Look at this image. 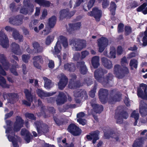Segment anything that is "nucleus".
Listing matches in <instances>:
<instances>
[{"label": "nucleus", "instance_id": "nucleus-1", "mask_svg": "<svg viewBox=\"0 0 147 147\" xmlns=\"http://www.w3.org/2000/svg\"><path fill=\"white\" fill-rule=\"evenodd\" d=\"M94 76L95 78L99 82L104 84L105 82H108V79L111 80L112 75L109 78L107 77L104 79L101 76L103 74V70L102 69H98L94 72Z\"/></svg>", "mask_w": 147, "mask_h": 147}, {"label": "nucleus", "instance_id": "nucleus-2", "mask_svg": "<svg viewBox=\"0 0 147 147\" xmlns=\"http://www.w3.org/2000/svg\"><path fill=\"white\" fill-rule=\"evenodd\" d=\"M137 95L138 97L147 100V85L142 84L140 85V88L137 91Z\"/></svg>", "mask_w": 147, "mask_h": 147}, {"label": "nucleus", "instance_id": "nucleus-3", "mask_svg": "<svg viewBox=\"0 0 147 147\" xmlns=\"http://www.w3.org/2000/svg\"><path fill=\"white\" fill-rule=\"evenodd\" d=\"M13 131L11 129L10 127L8 128L6 130V133L7 136L9 140L12 142L13 145L15 147H18V145L16 142L18 138L17 136H15L14 137L12 136L14 135V133L13 132Z\"/></svg>", "mask_w": 147, "mask_h": 147}, {"label": "nucleus", "instance_id": "nucleus-4", "mask_svg": "<svg viewBox=\"0 0 147 147\" xmlns=\"http://www.w3.org/2000/svg\"><path fill=\"white\" fill-rule=\"evenodd\" d=\"M123 69L119 65H115L114 67V74L117 77L121 78L122 76L121 75L124 74H127L128 72V70L126 67H124Z\"/></svg>", "mask_w": 147, "mask_h": 147}, {"label": "nucleus", "instance_id": "nucleus-5", "mask_svg": "<svg viewBox=\"0 0 147 147\" xmlns=\"http://www.w3.org/2000/svg\"><path fill=\"white\" fill-rule=\"evenodd\" d=\"M98 51L102 53L108 45V39L104 37H102L97 40Z\"/></svg>", "mask_w": 147, "mask_h": 147}, {"label": "nucleus", "instance_id": "nucleus-6", "mask_svg": "<svg viewBox=\"0 0 147 147\" xmlns=\"http://www.w3.org/2000/svg\"><path fill=\"white\" fill-rule=\"evenodd\" d=\"M70 45H73V49L75 50L80 51L85 47V45L77 39H73L70 41Z\"/></svg>", "mask_w": 147, "mask_h": 147}, {"label": "nucleus", "instance_id": "nucleus-7", "mask_svg": "<svg viewBox=\"0 0 147 147\" xmlns=\"http://www.w3.org/2000/svg\"><path fill=\"white\" fill-rule=\"evenodd\" d=\"M74 96L77 103L80 102L82 99H86L88 97L87 94L84 91L75 92H74Z\"/></svg>", "mask_w": 147, "mask_h": 147}, {"label": "nucleus", "instance_id": "nucleus-8", "mask_svg": "<svg viewBox=\"0 0 147 147\" xmlns=\"http://www.w3.org/2000/svg\"><path fill=\"white\" fill-rule=\"evenodd\" d=\"M68 130L71 134L74 136H78L81 133V130L74 124H71L68 127Z\"/></svg>", "mask_w": 147, "mask_h": 147}, {"label": "nucleus", "instance_id": "nucleus-9", "mask_svg": "<svg viewBox=\"0 0 147 147\" xmlns=\"http://www.w3.org/2000/svg\"><path fill=\"white\" fill-rule=\"evenodd\" d=\"M62 38V37H59L58 38V41L56 44V45L54 47V51L53 52V54L55 55H56L57 57L60 60H61V57L59 55H57L59 54L61 49V47L59 43V41H61V39Z\"/></svg>", "mask_w": 147, "mask_h": 147}, {"label": "nucleus", "instance_id": "nucleus-10", "mask_svg": "<svg viewBox=\"0 0 147 147\" xmlns=\"http://www.w3.org/2000/svg\"><path fill=\"white\" fill-rule=\"evenodd\" d=\"M88 14L90 16H93L96 21H99L101 17V12L97 8H94L92 11L88 12Z\"/></svg>", "mask_w": 147, "mask_h": 147}, {"label": "nucleus", "instance_id": "nucleus-11", "mask_svg": "<svg viewBox=\"0 0 147 147\" xmlns=\"http://www.w3.org/2000/svg\"><path fill=\"white\" fill-rule=\"evenodd\" d=\"M58 77L60 79L58 84V87L60 89L62 90L66 86L67 82V79L63 75L61 74Z\"/></svg>", "mask_w": 147, "mask_h": 147}, {"label": "nucleus", "instance_id": "nucleus-12", "mask_svg": "<svg viewBox=\"0 0 147 147\" xmlns=\"http://www.w3.org/2000/svg\"><path fill=\"white\" fill-rule=\"evenodd\" d=\"M23 121L20 117L17 116L16 117V121L14 123V132H17L20 130L21 127L23 126Z\"/></svg>", "mask_w": 147, "mask_h": 147}, {"label": "nucleus", "instance_id": "nucleus-13", "mask_svg": "<svg viewBox=\"0 0 147 147\" xmlns=\"http://www.w3.org/2000/svg\"><path fill=\"white\" fill-rule=\"evenodd\" d=\"M99 132L98 131L92 132L87 136V138L88 140H92V143L94 144L96 141L99 139Z\"/></svg>", "mask_w": 147, "mask_h": 147}, {"label": "nucleus", "instance_id": "nucleus-14", "mask_svg": "<svg viewBox=\"0 0 147 147\" xmlns=\"http://www.w3.org/2000/svg\"><path fill=\"white\" fill-rule=\"evenodd\" d=\"M8 38L4 33L0 34V44L3 47L6 48L8 45Z\"/></svg>", "mask_w": 147, "mask_h": 147}, {"label": "nucleus", "instance_id": "nucleus-15", "mask_svg": "<svg viewBox=\"0 0 147 147\" xmlns=\"http://www.w3.org/2000/svg\"><path fill=\"white\" fill-rule=\"evenodd\" d=\"M24 93L25 94L26 97L29 102L27 101L24 100L22 101L24 104L26 105L27 106H30V102L32 101V97L31 94L30 92H29L27 89L24 90Z\"/></svg>", "mask_w": 147, "mask_h": 147}, {"label": "nucleus", "instance_id": "nucleus-16", "mask_svg": "<svg viewBox=\"0 0 147 147\" xmlns=\"http://www.w3.org/2000/svg\"><path fill=\"white\" fill-rule=\"evenodd\" d=\"M5 99H8V102L11 103H13L14 101L18 97L17 95L16 94H5L3 95Z\"/></svg>", "mask_w": 147, "mask_h": 147}, {"label": "nucleus", "instance_id": "nucleus-17", "mask_svg": "<svg viewBox=\"0 0 147 147\" xmlns=\"http://www.w3.org/2000/svg\"><path fill=\"white\" fill-rule=\"evenodd\" d=\"M36 92L38 96L41 98L51 96L55 93L54 92H45L42 90L40 89H37Z\"/></svg>", "mask_w": 147, "mask_h": 147}, {"label": "nucleus", "instance_id": "nucleus-18", "mask_svg": "<svg viewBox=\"0 0 147 147\" xmlns=\"http://www.w3.org/2000/svg\"><path fill=\"white\" fill-rule=\"evenodd\" d=\"M66 98V97L64 93H59L56 100L57 105H60L63 104L65 101Z\"/></svg>", "mask_w": 147, "mask_h": 147}, {"label": "nucleus", "instance_id": "nucleus-19", "mask_svg": "<svg viewBox=\"0 0 147 147\" xmlns=\"http://www.w3.org/2000/svg\"><path fill=\"white\" fill-rule=\"evenodd\" d=\"M140 112L142 116L147 115V105L142 101L140 103Z\"/></svg>", "mask_w": 147, "mask_h": 147}, {"label": "nucleus", "instance_id": "nucleus-20", "mask_svg": "<svg viewBox=\"0 0 147 147\" xmlns=\"http://www.w3.org/2000/svg\"><path fill=\"white\" fill-rule=\"evenodd\" d=\"M108 94V91L105 90L101 89L99 92V97L100 101L103 103H105V98Z\"/></svg>", "mask_w": 147, "mask_h": 147}, {"label": "nucleus", "instance_id": "nucleus-21", "mask_svg": "<svg viewBox=\"0 0 147 147\" xmlns=\"http://www.w3.org/2000/svg\"><path fill=\"white\" fill-rule=\"evenodd\" d=\"M12 52L17 55H20L22 54L19 46L15 43H13L11 45Z\"/></svg>", "mask_w": 147, "mask_h": 147}, {"label": "nucleus", "instance_id": "nucleus-22", "mask_svg": "<svg viewBox=\"0 0 147 147\" xmlns=\"http://www.w3.org/2000/svg\"><path fill=\"white\" fill-rule=\"evenodd\" d=\"M77 67L80 70L81 74H85L87 71V70L85 65H84V63L83 62H78L77 63Z\"/></svg>", "mask_w": 147, "mask_h": 147}, {"label": "nucleus", "instance_id": "nucleus-23", "mask_svg": "<svg viewBox=\"0 0 147 147\" xmlns=\"http://www.w3.org/2000/svg\"><path fill=\"white\" fill-rule=\"evenodd\" d=\"M80 26V22L74 24H70L69 25V28H67V30L69 33H71L74 30L79 29Z\"/></svg>", "mask_w": 147, "mask_h": 147}, {"label": "nucleus", "instance_id": "nucleus-24", "mask_svg": "<svg viewBox=\"0 0 147 147\" xmlns=\"http://www.w3.org/2000/svg\"><path fill=\"white\" fill-rule=\"evenodd\" d=\"M44 82V87L47 89H49L51 88L53 85V84L51 81L45 77H42Z\"/></svg>", "mask_w": 147, "mask_h": 147}, {"label": "nucleus", "instance_id": "nucleus-25", "mask_svg": "<svg viewBox=\"0 0 147 147\" xmlns=\"http://www.w3.org/2000/svg\"><path fill=\"white\" fill-rule=\"evenodd\" d=\"M128 117V114L126 112L122 113L119 116H116V118L117 120V122L118 123H121L123 122V118L126 119Z\"/></svg>", "mask_w": 147, "mask_h": 147}, {"label": "nucleus", "instance_id": "nucleus-26", "mask_svg": "<svg viewBox=\"0 0 147 147\" xmlns=\"http://www.w3.org/2000/svg\"><path fill=\"white\" fill-rule=\"evenodd\" d=\"M0 62L2 63L3 67L5 70H8L9 64L6 61L3 55L0 54Z\"/></svg>", "mask_w": 147, "mask_h": 147}, {"label": "nucleus", "instance_id": "nucleus-27", "mask_svg": "<svg viewBox=\"0 0 147 147\" xmlns=\"http://www.w3.org/2000/svg\"><path fill=\"white\" fill-rule=\"evenodd\" d=\"M22 18L20 17L19 19L16 18H11L10 19L9 22L10 23L16 25H19L22 22Z\"/></svg>", "mask_w": 147, "mask_h": 147}, {"label": "nucleus", "instance_id": "nucleus-28", "mask_svg": "<svg viewBox=\"0 0 147 147\" xmlns=\"http://www.w3.org/2000/svg\"><path fill=\"white\" fill-rule=\"evenodd\" d=\"M22 135H25V140L27 143H28L30 139V134L28 131L25 129H22L21 132Z\"/></svg>", "mask_w": 147, "mask_h": 147}, {"label": "nucleus", "instance_id": "nucleus-29", "mask_svg": "<svg viewBox=\"0 0 147 147\" xmlns=\"http://www.w3.org/2000/svg\"><path fill=\"white\" fill-rule=\"evenodd\" d=\"M103 64L108 69H110L112 67V64L111 61L108 60L105 58H102V59Z\"/></svg>", "mask_w": 147, "mask_h": 147}, {"label": "nucleus", "instance_id": "nucleus-30", "mask_svg": "<svg viewBox=\"0 0 147 147\" xmlns=\"http://www.w3.org/2000/svg\"><path fill=\"white\" fill-rule=\"evenodd\" d=\"M91 104L96 113H99L103 110V108L102 105L98 106L95 103V102L92 103V101L91 102Z\"/></svg>", "mask_w": 147, "mask_h": 147}, {"label": "nucleus", "instance_id": "nucleus-31", "mask_svg": "<svg viewBox=\"0 0 147 147\" xmlns=\"http://www.w3.org/2000/svg\"><path fill=\"white\" fill-rule=\"evenodd\" d=\"M33 46L34 49L37 53H40L42 51L43 48L39 44L36 42H34L33 44Z\"/></svg>", "mask_w": 147, "mask_h": 147}, {"label": "nucleus", "instance_id": "nucleus-32", "mask_svg": "<svg viewBox=\"0 0 147 147\" xmlns=\"http://www.w3.org/2000/svg\"><path fill=\"white\" fill-rule=\"evenodd\" d=\"M99 57L98 56H95L93 57L92 60V65L95 68H97L99 65Z\"/></svg>", "mask_w": 147, "mask_h": 147}, {"label": "nucleus", "instance_id": "nucleus-33", "mask_svg": "<svg viewBox=\"0 0 147 147\" xmlns=\"http://www.w3.org/2000/svg\"><path fill=\"white\" fill-rule=\"evenodd\" d=\"M13 36L15 39H19L21 41L22 39V36L19 34L18 31L14 30L13 33Z\"/></svg>", "mask_w": 147, "mask_h": 147}, {"label": "nucleus", "instance_id": "nucleus-34", "mask_svg": "<svg viewBox=\"0 0 147 147\" xmlns=\"http://www.w3.org/2000/svg\"><path fill=\"white\" fill-rule=\"evenodd\" d=\"M65 69L70 71H73L76 69V68L73 64H65L64 66Z\"/></svg>", "mask_w": 147, "mask_h": 147}, {"label": "nucleus", "instance_id": "nucleus-35", "mask_svg": "<svg viewBox=\"0 0 147 147\" xmlns=\"http://www.w3.org/2000/svg\"><path fill=\"white\" fill-rule=\"evenodd\" d=\"M147 5L146 3H144L140 6L138 7L137 9V11H142V12L144 14H144V11H146L147 12V7L146 8V7Z\"/></svg>", "mask_w": 147, "mask_h": 147}, {"label": "nucleus", "instance_id": "nucleus-36", "mask_svg": "<svg viewBox=\"0 0 147 147\" xmlns=\"http://www.w3.org/2000/svg\"><path fill=\"white\" fill-rule=\"evenodd\" d=\"M143 140L142 138L137 140L133 145V147H141L143 143Z\"/></svg>", "mask_w": 147, "mask_h": 147}, {"label": "nucleus", "instance_id": "nucleus-37", "mask_svg": "<svg viewBox=\"0 0 147 147\" xmlns=\"http://www.w3.org/2000/svg\"><path fill=\"white\" fill-rule=\"evenodd\" d=\"M69 13L66 10H62L60 12V17L62 18L67 17H71L73 15V13L70 16H69Z\"/></svg>", "mask_w": 147, "mask_h": 147}, {"label": "nucleus", "instance_id": "nucleus-38", "mask_svg": "<svg viewBox=\"0 0 147 147\" xmlns=\"http://www.w3.org/2000/svg\"><path fill=\"white\" fill-rule=\"evenodd\" d=\"M56 17L55 16H53L49 19V25L51 28L54 27L56 23Z\"/></svg>", "mask_w": 147, "mask_h": 147}, {"label": "nucleus", "instance_id": "nucleus-39", "mask_svg": "<svg viewBox=\"0 0 147 147\" xmlns=\"http://www.w3.org/2000/svg\"><path fill=\"white\" fill-rule=\"evenodd\" d=\"M129 65L132 69L134 68H137L138 65L137 61L134 59H131L130 61Z\"/></svg>", "mask_w": 147, "mask_h": 147}, {"label": "nucleus", "instance_id": "nucleus-40", "mask_svg": "<svg viewBox=\"0 0 147 147\" xmlns=\"http://www.w3.org/2000/svg\"><path fill=\"white\" fill-rule=\"evenodd\" d=\"M54 36L53 35H51L47 36L45 40V43L47 45H49L53 40Z\"/></svg>", "mask_w": 147, "mask_h": 147}, {"label": "nucleus", "instance_id": "nucleus-41", "mask_svg": "<svg viewBox=\"0 0 147 147\" xmlns=\"http://www.w3.org/2000/svg\"><path fill=\"white\" fill-rule=\"evenodd\" d=\"M59 37H62V38L61 39V41H59L60 44L62 43L63 45V46L65 48L66 47L68 46V43L66 38L63 36H61Z\"/></svg>", "mask_w": 147, "mask_h": 147}, {"label": "nucleus", "instance_id": "nucleus-42", "mask_svg": "<svg viewBox=\"0 0 147 147\" xmlns=\"http://www.w3.org/2000/svg\"><path fill=\"white\" fill-rule=\"evenodd\" d=\"M116 7V6L115 3L114 2H112L110 7V10L113 15L115 14V11Z\"/></svg>", "mask_w": 147, "mask_h": 147}, {"label": "nucleus", "instance_id": "nucleus-43", "mask_svg": "<svg viewBox=\"0 0 147 147\" xmlns=\"http://www.w3.org/2000/svg\"><path fill=\"white\" fill-rule=\"evenodd\" d=\"M115 48H111L109 55L108 56V57L110 58H115Z\"/></svg>", "mask_w": 147, "mask_h": 147}, {"label": "nucleus", "instance_id": "nucleus-44", "mask_svg": "<svg viewBox=\"0 0 147 147\" xmlns=\"http://www.w3.org/2000/svg\"><path fill=\"white\" fill-rule=\"evenodd\" d=\"M105 138H109V136H110L111 137H112L115 139L116 141H117L119 139L118 137L115 134H112L109 135V134L105 133Z\"/></svg>", "mask_w": 147, "mask_h": 147}, {"label": "nucleus", "instance_id": "nucleus-45", "mask_svg": "<svg viewBox=\"0 0 147 147\" xmlns=\"http://www.w3.org/2000/svg\"><path fill=\"white\" fill-rule=\"evenodd\" d=\"M19 67L17 63H15V66L13 65L10 69V71L12 73L15 75L17 76L18 75L17 72L16 71V69Z\"/></svg>", "mask_w": 147, "mask_h": 147}, {"label": "nucleus", "instance_id": "nucleus-46", "mask_svg": "<svg viewBox=\"0 0 147 147\" xmlns=\"http://www.w3.org/2000/svg\"><path fill=\"white\" fill-rule=\"evenodd\" d=\"M30 57V56L29 55L24 54L22 56V60L24 62L27 63L28 62Z\"/></svg>", "mask_w": 147, "mask_h": 147}, {"label": "nucleus", "instance_id": "nucleus-47", "mask_svg": "<svg viewBox=\"0 0 147 147\" xmlns=\"http://www.w3.org/2000/svg\"><path fill=\"white\" fill-rule=\"evenodd\" d=\"M131 116L134 118L136 120H137L139 118V115L136 111H134L132 113Z\"/></svg>", "mask_w": 147, "mask_h": 147}, {"label": "nucleus", "instance_id": "nucleus-48", "mask_svg": "<svg viewBox=\"0 0 147 147\" xmlns=\"http://www.w3.org/2000/svg\"><path fill=\"white\" fill-rule=\"evenodd\" d=\"M38 21L36 20H34L31 21L29 24V27L31 29H33V27L35 25H36L38 23Z\"/></svg>", "mask_w": 147, "mask_h": 147}, {"label": "nucleus", "instance_id": "nucleus-49", "mask_svg": "<svg viewBox=\"0 0 147 147\" xmlns=\"http://www.w3.org/2000/svg\"><path fill=\"white\" fill-rule=\"evenodd\" d=\"M26 117L32 120H35V117L33 114L31 113H27L25 114Z\"/></svg>", "mask_w": 147, "mask_h": 147}, {"label": "nucleus", "instance_id": "nucleus-50", "mask_svg": "<svg viewBox=\"0 0 147 147\" xmlns=\"http://www.w3.org/2000/svg\"><path fill=\"white\" fill-rule=\"evenodd\" d=\"M119 100L116 99V95L115 97H111L109 98V101L111 104H113L114 102L117 101H118Z\"/></svg>", "mask_w": 147, "mask_h": 147}, {"label": "nucleus", "instance_id": "nucleus-51", "mask_svg": "<svg viewBox=\"0 0 147 147\" xmlns=\"http://www.w3.org/2000/svg\"><path fill=\"white\" fill-rule=\"evenodd\" d=\"M121 63L122 66L126 65V64H127L128 63L126 57H124L121 59Z\"/></svg>", "mask_w": 147, "mask_h": 147}, {"label": "nucleus", "instance_id": "nucleus-52", "mask_svg": "<svg viewBox=\"0 0 147 147\" xmlns=\"http://www.w3.org/2000/svg\"><path fill=\"white\" fill-rule=\"evenodd\" d=\"M47 14V11L46 10H44L42 12V16L40 18L41 19H43L45 18Z\"/></svg>", "mask_w": 147, "mask_h": 147}, {"label": "nucleus", "instance_id": "nucleus-53", "mask_svg": "<svg viewBox=\"0 0 147 147\" xmlns=\"http://www.w3.org/2000/svg\"><path fill=\"white\" fill-rule=\"evenodd\" d=\"M77 121L80 124L83 125H85L86 123V121L85 119H78Z\"/></svg>", "mask_w": 147, "mask_h": 147}, {"label": "nucleus", "instance_id": "nucleus-54", "mask_svg": "<svg viewBox=\"0 0 147 147\" xmlns=\"http://www.w3.org/2000/svg\"><path fill=\"white\" fill-rule=\"evenodd\" d=\"M42 59V57L41 56H36L34 57L33 58L34 61L37 62H40Z\"/></svg>", "mask_w": 147, "mask_h": 147}, {"label": "nucleus", "instance_id": "nucleus-55", "mask_svg": "<svg viewBox=\"0 0 147 147\" xmlns=\"http://www.w3.org/2000/svg\"><path fill=\"white\" fill-rule=\"evenodd\" d=\"M100 2L103 1L102 3V6L104 8H106L108 5V3L107 1L106 0H99Z\"/></svg>", "mask_w": 147, "mask_h": 147}, {"label": "nucleus", "instance_id": "nucleus-56", "mask_svg": "<svg viewBox=\"0 0 147 147\" xmlns=\"http://www.w3.org/2000/svg\"><path fill=\"white\" fill-rule=\"evenodd\" d=\"M95 0H90V1L88 3V7L89 9L92 7L94 3Z\"/></svg>", "mask_w": 147, "mask_h": 147}, {"label": "nucleus", "instance_id": "nucleus-57", "mask_svg": "<svg viewBox=\"0 0 147 147\" xmlns=\"http://www.w3.org/2000/svg\"><path fill=\"white\" fill-rule=\"evenodd\" d=\"M81 53L82 57V58H84L89 54V52L88 51H86L82 52Z\"/></svg>", "mask_w": 147, "mask_h": 147}, {"label": "nucleus", "instance_id": "nucleus-58", "mask_svg": "<svg viewBox=\"0 0 147 147\" xmlns=\"http://www.w3.org/2000/svg\"><path fill=\"white\" fill-rule=\"evenodd\" d=\"M124 25L122 24H119L118 26V32H121L123 30Z\"/></svg>", "mask_w": 147, "mask_h": 147}, {"label": "nucleus", "instance_id": "nucleus-59", "mask_svg": "<svg viewBox=\"0 0 147 147\" xmlns=\"http://www.w3.org/2000/svg\"><path fill=\"white\" fill-rule=\"evenodd\" d=\"M48 65L49 68L51 69L53 68L54 66V62L53 61L50 60L49 61Z\"/></svg>", "mask_w": 147, "mask_h": 147}, {"label": "nucleus", "instance_id": "nucleus-60", "mask_svg": "<svg viewBox=\"0 0 147 147\" xmlns=\"http://www.w3.org/2000/svg\"><path fill=\"white\" fill-rule=\"evenodd\" d=\"M95 92L96 89H94L90 92L89 93L90 96L92 97H94L95 96Z\"/></svg>", "mask_w": 147, "mask_h": 147}, {"label": "nucleus", "instance_id": "nucleus-61", "mask_svg": "<svg viewBox=\"0 0 147 147\" xmlns=\"http://www.w3.org/2000/svg\"><path fill=\"white\" fill-rule=\"evenodd\" d=\"M85 115V114L83 112H80L77 115V117L78 119H82V118Z\"/></svg>", "mask_w": 147, "mask_h": 147}, {"label": "nucleus", "instance_id": "nucleus-62", "mask_svg": "<svg viewBox=\"0 0 147 147\" xmlns=\"http://www.w3.org/2000/svg\"><path fill=\"white\" fill-rule=\"evenodd\" d=\"M43 4L41 6H43L44 7H48L50 5V3L48 1L44 0V2L43 3Z\"/></svg>", "mask_w": 147, "mask_h": 147}, {"label": "nucleus", "instance_id": "nucleus-63", "mask_svg": "<svg viewBox=\"0 0 147 147\" xmlns=\"http://www.w3.org/2000/svg\"><path fill=\"white\" fill-rule=\"evenodd\" d=\"M50 32L49 29L47 28H46L42 32V34L44 35H47Z\"/></svg>", "mask_w": 147, "mask_h": 147}, {"label": "nucleus", "instance_id": "nucleus-64", "mask_svg": "<svg viewBox=\"0 0 147 147\" xmlns=\"http://www.w3.org/2000/svg\"><path fill=\"white\" fill-rule=\"evenodd\" d=\"M20 12L21 13L26 14L28 13V11L25 7H23L20 10Z\"/></svg>", "mask_w": 147, "mask_h": 147}]
</instances>
